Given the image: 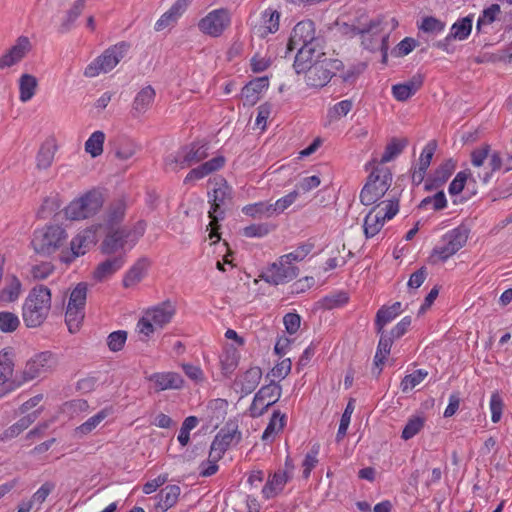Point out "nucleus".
<instances>
[{"label": "nucleus", "mask_w": 512, "mask_h": 512, "mask_svg": "<svg viewBox=\"0 0 512 512\" xmlns=\"http://www.w3.org/2000/svg\"><path fill=\"white\" fill-rule=\"evenodd\" d=\"M145 227L142 223L131 226L108 227L106 235L101 243V252L105 255L124 254L127 259V253L138 242L143 235Z\"/></svg>", "instance_id": "2"}, {"label": "nucleus", "mask_w": 512, "mask_h": 512, "mask_svg": "<svg viewBox=\"0 0 512 512\" xmlns=\"http://www.w3.org/2000/svg\"><path fill=\"white\" fill-rule=\"evenodd\" d=\"M490 411H491V420L493 423H498L501 420L504 402L498 391L492 393L490 398Z\"/></svg>", "instance_id": "57"}, {"label": "nucleus", "mask_w": 512, "mask_h": 512, "mask_svg": "<svg viewBox=\"0 0 512 512\" xmlns=\"http://www.w3.org/2000/svg\"><path fill=\"white\" fill-rule=\"evenodd\" d=\"M261 378V368L251 367L238 378L236 384L241 387V392L247 395L256 389L260 383Z\"/></svg>", "instance_id": "29"}, {"label": "nucleus", "mask_w": 512, "mask_h": 512, "mask_svg": "<svg viewBox=\"0 0 512 512\" xmlns=\"http://www.w3.org/2000/svg\"><path fill=\"white\" fill-rule=\"evenodd\" d=\"M155 95V90L151 86L142 88L133 100L132 115L138 117L144 114L152 105Z\"/></svg>", "instance_id": "28"}, {"label": "nucleus", "mask_w": 512, "mask_h": 512, "mask_svg": "<svg viewBox=\"0 0 512 512\" xmlns=\"http://www.w3.org/2000/svg\"><path fill=\"white\" fill-rule=\"evenodd\" d=\"M208 157V144L202 142H193L181 147L175 154L166 157L167 167L176 171L191 167Z\"/></svg>", "instance_id": "8"}, {"label": "nucleus", "mask_w": 512, "mask_h": 512, "mask_svg": "<svg viewBox=\"0 0 512 512\" xmlns=\"http://www.w3.org/2000/svg\"><path fill=\"white\" fill-rule=\"evenodd\" d=\"M54 272L51 262H42L31 267L30 273L34 280H44Z\"/></svg>", "instance_id": "62"}, {"label": "nucleus", "mask_w": 512, "mask_h": 512, "mask_svg": "<svg viewBox=\"0 0 512 512\" xmlns=\"http://www.w3.org/2000/svg\"><path fill=\"white\" fill-rule=\"evenodd\" d=\"M231 24V15L227 9L220 8L210 11L198 22L199 30L210 37H220Z\"/></svg>", "instance_id": "13"}, {"label": "nucleus", "mask_w": 512, "mask_h": 512, "mask_svg": "<svg viewBox=\"0 0 512 512\" xmlns=\"http://www.w3.org/2000/svg\"><path fill=\"white\" fill-rule=\"evenodd\" d=\"M22 284L17 276L10 275L7 277V284L0 292V301L13 302L18 299L21 293Z\"/></svg>", "instance_id": "39"}, {"label": "nucleus", "mask_w": 512, "mask_h": 512, "mask_svg": "<svg viewBox=\"0 0 512 512\" xmlns=\"http://www.w3.org/2000/svg\"><path fill=\"white\" fill-rule=\"evenodd\" d=\"M208 197L210 203L209 218L211 219L209 237L210 239H215L214 241L216 242L220 239L218 233L220 226L218 222L224 219V207L232 198V188L223 180V183L218 188H215L212 193H209Z\"/></svg>", "instance_id": "10"}, {"label": "nucleus", "mask_w": 512, "mask_h": 512, "mask_svg": "<svg viewBox=\"0 0 512 512\" xmlns=\"http://www.w3.org/2000/svg\"><path fill=\"white\" fill-rule=\"evenodd\" d=\"M39 411H34L22 418H20L16 423H14L12 426L7 428L2 435L0 436V439L2 441H6L12 438L17 437L20 433H22L24 430H26L39 416Z\"/></svg>", "instance_id": "30"}, {"label": "nucleus", "mask_w": 512, "mask_h": 512, "mask_svg": "<svg viewBox=\"0 0 512 512\" xmlns=\"http://www.w3.org/2000/svg\"><path fill=\"white\" fill-rule=\"evenodd\" d=\"M268 77H258L247 83L241 90V98L244 106H254L268 89Z\"/></svg>", "instance_id": "21"}, {"label": "nucleus", "mask_w": 512, "mask_h": 512, "mask_svg": "<svg viewBox=\"0 0 512 512\" xmlns=\"http://www.w3.org/2000/svg\"><path fill=\"white\" fill-rule=\"evenodd\" d=\"M20 325L19 317L12 312H0V331L4 333H12Z\"/></svg>", "instance_id": "55"}, {"label": "nucleus", "mask_w": 512, "mask_h": 512, "mask_svg": "<svg viewBox=\"0 0 512 512\" xmlns=\"http://www.w3.org/2000/svg\"><path fill=\"white\" fill-rule=\"evenodd\" d=\"M51 309V291L44 285L35 286L25 299L22 318L29 328L39 327Z\"/></svg>", "instance_id": "3"}, {"label": "nucleus", "mask_w": 512, "mask_h": 512, "mask_svg": "<svg viewBox=\"0 0 512 512\" xmlns=\"http://www.w3.org/2000/svg\"><path fill=\"white\" fill-rule=\"evenodd\" d=\"M501 14V8L499 4H491L489 7L485 8L478 17L476 23L477 32H481L482 28L488 25H491L496 20H499V16Z\"/></svg>", "instance_id": "41"}, {"label": "nucleus", "mask_w": 512, "mask_h": 512, "mask_svg": "<svg viewBox=\"0 0 512 512\" xmlns=\"http://www.w3.org/2000/svg\"><path fill=\"white\" fill-rule=\"evenodd\" d=\"M126 211L124 200H117L111 204L106 215V225L108 227H118L123 220Z\"/></svg>", "instance_id": "42"}, {"label": "nucleus", "mask_w": 512, "mask_h": 512, "mask_svg": "<svg viewBox=\"0 0 512 512\" xmlns=\"http://www.w3.org/2000/svg\"><path fill=\"white\" fill-rule=\"evenodd\" d=\"M289 476L286 471H279L274 473L271 479L264 485L262 494L264 498L269 499L276 496L287 483Z\"/></svg>", "instance_id": "32"}, {"label": "nucleus", "mask_w": 512, "mask_h": 512, "mask_svg": "<svg viewBox=\"0 0 512 512\" xmlns=\"http://www.w3.org/2000/svg\"><path fill=\"white\" fill-rule=\"evenodd\" d=\"M407 145L406 139L393 138L385 147V150L380 159V163H387L395 159L402 153Z\"/></svg>", "instance_id": "44"}, {"label": "nucleus", "mask_w": 512, "mask_h": 512, "mask_svg": "<svg viewBox=\"0 0 512 512\" xmlns=\"http://www.w3.org/2000/svg\"><path fill=\"white\" fill-rule=\"evenodd\" d=\"M419 29L431 34H439L444 31L445 23L433 16H427L423 18Z\"/></svg>", "instance_id": "58"}, {"label": "nucleus", "mask_w": 512, "mask_h": 512, "mask_svg": "<svg viewBox=\"0 0 512 512\" xmlns=\"http://www.w3.org/2000/svg\"><path fill=\"white\" fill-rule=\"evenodd\" d=\"M241 438L242 434L238 430V426L235 423H226L212 441L209 457L221 459L230 445L233 442L238 443Z\"/></svg>", "instance_id": "14"}, {"label": "nucleus", "mask_w": 512, "mask_h": 512, "mask_svg": "<svg viewBox=\"0 0 512 512\" xmlns=\"http://www.w3.org/2000/svg\"><path fill=\"white\" fill-rule=\"evenodd\" d=\"M67 237L68 235L63 227L48 225L34 231L31 245L35 253L50 256L64 245Z\"/></svg>", "instance_id": "4"}, {"label": "nucleus", "mask_w": 512, "mask_h": 512, "mask_svg": "<svg viewBox=\"0 0 512 512\" xmlns=\"http://www.w3.org/2000/svg\"><path fill=\"white\" fill-rule=\"evenodd\" d=\"M14 363L12 353L9 351L0 352V384H5L12 377Z\"/></svg>", "instance_id": "50"}, {"label": "nucleus", "mask_w": 512, "mask_h": 512, "mask_svg": "<svg viewBox=\"0 0 512 512\" xmlns=\"http://www.w3.org/2000/svg\"><path fill=\"white\" fill-rule=\"evenodd\" d=\"M454 170L455 163L451 159L446 160L425 180L424 189L428 192L438 190L447 182Z\"/></svg>", "instance_id": "22"}, {"label": "nucleus", "mask_w": 512, "mask_h": 512, "mask_svg": "<svg viewBox=\"0 0 512 512\" xmlns=\"http://www.w3.org/2000/svg\"><path fill=\"white\" fill-rule=\"evenodd\" d=\"M314 249L312 242H304L296 247V249L288 254L282 255V261L292 265V262L303 261Z\"/></svg>", "instance_id": "47"}, {"label": "nucleus", "mask_w": 512, "mask_h": 512, "mask_svg": "<svg viewBox=\"0 0 512 512\" xmlns=\"http://www.w3.org/2000/svg\"><path fill=\"white\" fill-rule=\"evenodd\" d=\"M392 174L386 167H375L360 193V201L369 206L382 198L391 186Z\"/></svg>", "instance_id": "6"}, {"label": "nucleus", "mask_w": 512, "mask_h": 512, "mask_svg": "<svg viewBox=\"0 0 512 512\" xmlns=\"http://www.w3.org/2000/svg\"><path fill=\"white\" fill-rule=\"evenodd\" d=\"M239 352L233 346H228L224 349L220 356V364L222 373L225 376L231 375L238 366Z\"/></svg>", "instance_id": "36"}, {"label": "nucleus", "mask_w": 512, "mask_h": 512, "mask_svg": "<svg viewBox=\"0 0 512 512\" xmlns=\"http://www.w3.org/2000/svg\"><path fill=\"white\" fill-rule=\"evenodd\" d=\"M242 212L253 218H261L262 216L271 217L273 216L272 206L270 203L257 202L254 204H248L243 207Z\"/></svg>", "instance_id": "51"}, {"label": "nucleus", "mask_w": 512, "mask_h": 512, "mask_svg": "<svg viewBox=\"0 0 512 512\" xmlns=\"http://www.w3.org/2000/svg\"><path fill=\"white\" fill-rule=\"evenodd\" d=\"M127 339V332L118 330L112 332L107 338V344L111 351L118 352L122 350Z\"/></svg>", "instance_id": "63"}, {"label": "nucleus", "mask_w": 512, "mask_h": 512, "mask_svg": "<svg viewBox=\"0 0 512 512\" xmlns=\"http://www.w3.org/2000/svg\"><path fill=\"white\" fill-rule=\"evenodd\" d=\"M147 379L153 384L155 392L179 390L184 385L183 377L173 371L156 372L151 374Z\"/></svg>", "instance_id": "20"}, {"label": "nucleus", "mask_w": 512, "mask_h": 512, "mask_svg": "<svg viewBox=\"0 0 512 512\" xmlns=\"http://www.w3.org/2000/svg\"><path fill=\"white\" fill-rule=\"evenodd\" d=\"M129 47L130 45L127 42L122 41L107 48L100 56L86 66L84 75L93 78L100 73L111 71L124 58Z\"/></svg>", "instance_id": "9"}, {"label": "nucleus", "mask_w": 512, "mask_h": 512, "mask_svg": "<svg viewBox=\"0 0 512 512\" xmlns=\"http://www.w3.org/2000/svg\"><path fill=\"white\" fill-rule=\"evenodd\" d=\"M470 175H471V173L467 170L458 172L456 174L455 178L449 184V187H448L449 194L451 196L460 194L463 191L465 184H466L468 178L470 177Z\"/></svg>", "instance_id": "61"}, {"label": "nucleus", "mask_w": 512, "mask_h": 512, "mask_svg": "<svg viewBox=\"0 0 512 512\" xmlns=\"http://www.w3.org/2000/svg\"><path fill=\"white\" fill-rule=\"evenodd\" d=\"M150 264V260L147 257L139 258L125 273L122 281L123 286L129 288L139 283L146 275Z\"/></svg>", "instance_id": "26"}, {"label": "nucleus", "mask_w": 512, "mask_h": 512, "mask_svg": "<svg viewBox=\"0 0 512 512\" xmlns=\"http://www.w3.org/2000/svg\"><path fill=\"white\" fill-rule=\"evenodd\" d=\"M37 85L36 77L30 74H23L19 80L20 100L22 102L29 101L35 95Z\"/></svg>", "instance_id": "40"}, {"label": "nucleus", "mask_w": 512, "mask_h": 512, "mask_svg": "<svg viewBox=\"0 0 512 512\" xmlns=\"http://www.w3.org/2000/svg\"><path fill=\"white\" fill-rule=\"evenodd\" d=\"M298 273L299 269L296 266L283 262L280 256L278 261L272 263L260 277L269 284L279 285L292 281Z\"/></svg>", "instance_id": "16"}, {"label": "nucleus", "mask_w": 512, "mask_h": 512, "mask_svg": "<svg viewBox=\"0 0 512 512\" xmlns=\"http://www.w3.org/2000/svg\"><path fill=\"white\" fill-rule=\"evenodd\" d=\"M469 237V230L464 226H458L446 232L439 243L433 248L430 255L432 263L446 262L465 246Z\"/></svg>", "instance_id": "5"}, {"label": "nucleus", "mask_w": 512, "mask_h": 512, "mask_svg": "<svg viewBox=\"0 0 512 512\" xmlns=\"http://www.w3.org/2000/svg\"><path fill=\"white\" fill-rule=\"evenodd\" d=\"M180 487L178 485H168L159 493V501L157 507L163 512L172 508L178 501L180 495Z\"/></svg>", "instance_id": "34"}, {"label": "nucleus", "mask_w": 512, "mask_h": 512, "mask_svg": "<svg viewBox=\"0 0 512 512\" xmlns=\"http://www.w3.org/2000/svg\"><path fill=\"white\" fill-rule=\"evenodd\" d=\"M398 315L387 306H382L376 313L375 328L377 333H382L385 325L393 321Z\"/></svg>", "instance_id": "56"}, {"label": "nucleus", "mask_w": 512, "mask_h": 512, "mask_svg": "<svg viewBox=\"0 0 512 512\" xmlns=\"http://www.w3.org/2000/svg\"><path fill=\"white\" fill-rule=\"evenodd\" d=\"M84 309L67 306L65 313V322L71 333L79 331L81 323L84 319Z\"/></svg>", "instance_id": "46"}, {"label": "nucleus", "mask_w": 512, "mask_h": 512, "mask_svg": "<svg viewBox=\"0 0 512 512\" xmlns=\"http://www.w3.org/2000/svg\"><path fill=\"white\" fill-rule=\"evenodd\" d=\"M286 424V415L280 411H275L262 434V440L264 442L273 441L275 435L280 432Z\"/></svg>", "instance_id": "38"}, {"label": "nucleus", "mask_w": 512, "mask_h": 512, "mask_svg": "<svg viewBox=\"0 0 512 512\" xmlns=\"http://www.w3.org/2000/svg\"><path fill=\"white\" fill-rule=\"evenodd\" d=\"M112 413V408H104L97 414L87 419L84 423L75 428V434L77 436H85L91 433L98 425L105 420Z\"/></svg>", "instance_id": "33"}, {"label": "nucleus", "mask_w": 512, "mask_h": 512, "mask_svg": "<svg viewBox=\"0 0 512 512\" xmlns=\"http://www.w3.org/2000/svg\"><path fill=\"white\" fill-rule=\"evenodd\" d=\"M31 50V43L28 37L20 36L15 45H13L9 51L12 52L15 58L22 60L24 56Z\"/></svg>", "instance_id": "64"}, {"label": "nucleus", "mask_w": 512, "mask_h": 512, "mask_svg": "<svg viewBox=\"0 0 512 512\" xmlns=\"http://www.w3.org/2000/svg\"><path fill=\"white\" fill-rule=\"evenodd\" d=\"M84 4L78 0L74 5L67 11L65 18L59 26V32L64 34L69 32L74 26L76 20L81 15Z\"/></svg>", "instance_id": "43"}, {"label": "nucleus", "mask_w": 512, "mask_h": 512, "mask_svg": "<svg viewBox=\"0 0 512 512\" xmlns=\"http://www.w3.org/2000/svg\"><path fill=\"white\" fill-rule=\"evenodd\" d=\"M298 52L295 56L293 67L297 74L305 73L309 71L317 56L319 59L325 56V53L321 51V45H304L297 48Z\"/></svg>", "instance_id": "18"}, {"label": "nucleus", "mask_w": 512, "mask_h": 512, "mask_svg": "<svg viewBox=\"0 0 512 512\" xmlns=\"http://www.w3.org/2000/svg\"><path fill=\"white\" fill-rule=\"evenodd\" d=\"M225 161V157L219 155L200 164L196 168L191 169L184 178V184L200 180L207 175L220 170L225 165Z\"/></svg>", "instance_id": "23"}, {"label": "nucleus", "mask_w": 512, "mask_h": 512, "mask_svg": "<svg viewBox=\"0 0 512 512\" xmlns=\"http://www.w3.org/2000/svg\"><path fill=\"white\" fill-rule=\"evenodd\" d=\"M58 365L57 356L51 351L37 353L30 358L23 370V380L31 381L51 373Z\"/></svg>", "instance_id": "12"}, {"label": "nucleus", "mask_w": 512, "mask_h": 512, "mask_svg": "<svg viewBox=\"0 0 512 512\" xmlns=\"http://www.w3.org/2000/svg\"><path fill=\"white\" fill-rule=\"evenodd\" d=\"M342 68L343 63L341 60L326 56L319 59L318 55L313 67L306 74V83L310 87H324Z\"/></svg>", "instance_id": "11"}, {"label": "nucleus", "mask_w": 512, "mask_h": 512, "mask_svg": "<svg viewBox=\"0 0 512 512\" xmlns=\"http://www.w3.org/2000/svg\"><path fill=\"white\" fill-rule=\"evenodd\" d=\"M281 386L274 381L270 384L265 385L260 388V390L255 394V402H259L263 399L265 402L272 401L273 399H279L281 396Z\"/></svg>", "instance_id": "53"}, {"label": "nucleus", "mask_w": 512, "mask_h": 512, "mask_svg": "<svg viewBox=\"0 0 512 512\" xmlns=\"http://www.w3.org/2000/svg\"><path fill=\"white\" fill-rule=\"evenodd\" d=\"M56 150H57V146H56L54 140L45 141L41 145V147L37 153V157H36L37 168L40 170L48 169L54 161V156H55Z\"/></svg>", "instance_id": "31"}, {"label": "nucleus", "mask_w": 512, "mask_h": 512, "mask_svg": "<svg viewBox=\"0 0 512 512\" xmlns=\"http://www.w3.org/2000/svg\"><path fill=\"white\" fill-rule=\"evenodd\" d=\"M319 453V445H313L311 450L306 454L302 467H303V477L305 479L309 478L311 471L315 468V466L318 463V456Z\"/></svg>", "instance_id": "60"}, {"label": "nucleus", "mask_w": 512, "mask_h": 512, "mask_svg": "<svg viewBox=\"0 0 512 512\" xmlns=\"http://www.w3.org/2000/svg\"><path fill=\"white\" fill-rule=\"evenodd\" d=\"M428 375L423 369L415 370L413 373L406 375L400 384L403 393H407L419 385Z\"/></svg>", "instance_id": "52"}, {"label": "nucleus", "mask_w": 512, "mask_h": 512, "mask_svg": "<svg viewBox=\"0 0 512 512\" xmlns=\"http://www.w3.org/2000/svg\"><path fill=\"white\" fill-rule=\"evenodd\" d=\"M88 287L85 282H80L71 291L68 305L75 308L85 309Z\"/></svg>", "instance_id": "49"}, {"label": "nucleus", "mask_w": 512, "mask_h": 512, "mask_svg": "<svg viewBox=\"0 0 512 512\" xmlns=\"http://www.w3.org/2000/svg\"><path fill=\"white\" fill-rule=\"evenodd\" d=\"M96 242V232L93 229H85L79 232L70 243V251L63 252L60 260L65 264L72 263L77 257L84 255Z\"/></svg>", "instance_id": "17"}, {"label": "nucleus", "mask_w": 512, "mask_h": 512, "mask_svg": "<svg viewBox=\"0 0 512 512\" xmlns=\"http://www.w3.org/2000/svg\"><path fill=\"white\" fill-rule=\"evenodd\" d=\"M348 28L353 36L359 35L361 37V43L365 49L371 52L381 51L382 62L386 63L389 35L384 31V22L381 17L358 18L356 24Z\"/></svg>", "instance_id": "1"}, {"label": "nucleus", "mask_w": 512, "mask_h": 512, "mask_svg": "<svg viewBox=\"0 0 512 512\" xmlns=\"http://www.w3.org/2000/svg\"><path fill=\"white\" fill-rule=\"evenodd\" d=\"M472 24V15L458 19L450 28L449 38H454L459 41L467 39L471 34Z\"/></svg>", "instance_id": "37"}, {"label": "nucleus", "mask_w": 512, "mask_h": 512, "mask_svg": "<svg viewBox=\"0 0 512 512\" xmlns=\"http://www.w3.org/2000/svg\"><path fill=\"white\" fill-rule=\"evenodd\" d=\"M189 0H177L171 8L165 12L155 23L154 29L162 31L172 23L176 22L188 6Z\"/></svg>", "instance_id": "27"}, {"label": "nucleus", "mask_w": 512, "mask_h": 512, "mask_svg": "<svg viewBox=\"0 0 512 512\" xmlns=\"http://www.w3.org/2000/svg\"><path fill=\"white\" fill-rule=\"evenodd\" d=\"M385 220L377 212V208H372L364 219V233L366 238H372L380 232L384 226Z\"/></svg>", "instance_id": "35"}, {"label": "nucleus", "mask_w": 512, "mask_h": 512, "mask_svg": "<svg viewBox=\"0 0 512 512\" xmlns=\"http://www.w3.org/2000/svg\"><path fill=\"white\" fill-rule=\"evenodd\" d=\"M425 419L421 416H413L409 418L406 425L403 428L401 437L404 440H409L417 435L424 427Z\"/></svg>", "instance_id": "54"}, {"label": "nucleus", "mask_w": 512, "mask_h": 512, "mask_svg": "<svg viewBox=\"0 0 512 512\" xmlns=\"http://www.w3.org/2000/svg\"><path fill=\"white\" fill-rule=\"evenodd\" d=\"M104 140V132L100 130L93 132L85 142V151L93 158L100 156L103 153Z\"/></svg>", "instance_id": "45"}, {"label": "nucleus", "mask_w": 512, "mask_h": 512, "mask_svg": "<svg viewBox=\"0 0 512 512\" xmlns=\"http://www.w3.org/2000/svg\"><path fill=\"white\" fill-rule=\"evenodd\" d=\"M125 263L126 259L124 258L123 253L107 258L98 264L93 272V278L101 282L114 275L124 266Z\"/></svg>", "instance_id": "24"}, {"label": "nucleus", "mask_w": 512, "mask_h": 512, "mask_svg": "<svg viewBox=\"0 0 512 512\" xmlns=\"http://www.w3.org/2000/svg\"><path fill=\"white\" fill-rule=\"evenodd\" d=\"M279 20L280 13L268 8L261 13L259 23L251 24V31L255 36L265 38L267 35L278 31Z\"/></svg>", "instance_id": "19"}, {"label": "nucleus", "mask_w": 512, "mask_h": 512, "mask_svg": "<svg viewBox=\"0 0 512 512\" xmlns=\"http://www.w3.org/2000/svg\"><path fill=\"white\" fill-rule=\"evenodd\" d=\"M104 196L98 189H92L77 199H74L65 208V216L70 220H83L94 216L102 208Z\"/></svg>", "instance_id": "7"}, {"label": "nucleus", "mask_w": 512, "mask_h": 512, "mask_svg": "<svg viewBox=\"0 0 512 512\" xmlns=\"http://www.w3.org/2000/svg\"><path fill=\"white\" fill-rule=\"evenodd\" d=\"M431 206L434 211H440L447 207V199L443 190L437 191L432 196H427L418 205L421 210L428 209Z\"/></svg>", "instance_id": "48"}, {"label": "nucleus", "mask_w": 512, "mask_h": 512, "mask_svg": "<svg viewBox=\"0 0 512 512\" xmlns=\"http://www.w3.org/2000/svg\"><path fill=\"white\" fill-rule=\"evenodd\" d=\"M319 43L320 39L315 36L314 22L312 20H303L294 26L287 49L293 51L304 45H319Z\"/></svg>", "instance_id": "15"}, {"label": "nucleus", "mask_w": 512, "mask_h": 512, "mask_svg": "<svg viewBox=\"0 0 512 512\" xmlns=\"http://www.w3.org/2000/svg\"><path fill=\"white\" fill-rule=\"evenodd\" d=\"M175 312V306L170 301H164L148 309L145 314L154 322L156 327L163 328L172 320Z\"/></svg>", "instance_id": "25"}, {"label": "nucleus", "mask_w": 512, "mask_h": 512, "mask_svg": "<svg viewBox=\"0 0 512 512\" xmlns=\"http://www.w3.org/2000/svg\"><path fill=\"white\" fill-rule=\"evenodd\" d=\"M273 229L274 226L268 223L251 224L243 229V235L249 238H261L266 236Z\"/></svg>", "instance_id": "59"}]
</instances>
